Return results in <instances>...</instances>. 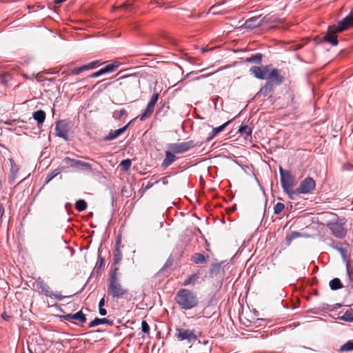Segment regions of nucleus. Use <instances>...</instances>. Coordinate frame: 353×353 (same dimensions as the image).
I'll return each mask as SVG.
<instances>
[{"instance_id":"nucleus-57","label":"nucleus","mask_w":353,"mask_h":353,"mask_svg":"<svg viewBox=\"0 0 353 353\" xmlns=\"http://www.w3.org/2000/svg\"><path fill=\"white\" fill-rule=\"evenodd\" d=\"M154 105H154V104H152V103H151L148 102V105H147V108H150V109H152V110H154Z\"/></svg>"},{"instance_id":"nucleus-10","label":"nucleus","mask_w":353,"mask_h":353,"mask_svg":"<svg viewBox=\"0 0 353 353\" xmlns=\"http://www.w3.org/2000/svg\"><path fill=\"white\" fill-rule=\"evenodd\" d=\"M345 222L341 219L336 222L328 223L327 226L332 233L339 239H343L346 235V230L344 228Z\"/></svg>"},{"instance_id":"nucleus-38","label":"nucleus","mask_w":353,"mask_h":353,"mask_svg":"<svg viewBox=\"0 0 353 353\" xmlns=\"http://www.w3.org/2000/svg\"><path fill=\"white\" fill-rule=\"evenodd\" d=\"M131 164H132L131 160L129 159H127L123 160L121 162L120 165L123 168V169L125 171H128L130 169Z\"/></svg>"},{"instance_id":"nucleus-23","label":"nucleus","mask_w":353,"mask_h":353,"mask_svg":"<svg viewBox=\"0 0 353 353\" xmlns=\"http://www.w3.org/2000/svg\"><path fill=\"white\" fill-rule=\"evenodd\" d=\"M120 240H117V245L114 251L113 261L114 264H118L122 260V253L119 249Z\"/></svg>"},{"instance_id":"nucleus-58","label":"nucleus","mask_w":353,"mask_h":353,"mask_svg":"<svg viewBox=\"0 0 353 353\" xmlns=\"http://www.w3.org/2000/svg\"><path fill=\"white\" fill-rule=\"evenodd\" d=\"M152 185H153V183L149 182L147 184V185L145 186V190H148V189L151 188L152 187Z\"/></svg>"},{"instance_id":"nucleus-49","label":"nucleus","mask_w":353,"mask_h":353,"mask_svg":"<svg viewBox=\"0 0 353 353\" xmlns=\"http://www.w3.org/2000/svg\"><path fill=\"white\" fill-rule=\"evenodd\" d=\"M302 44H294L290 47L292 50H298L302 48Z\"/></svg>"},{"instance_id":"nucleus-24","label":"nucleus","mask_w":353,"mask_h":353,"mask_svg":"<svg viewBox=\"0 0 353 353\" xmlns=\"http://www.w3.org/2000/svg\"><path fill=\"white\" fill-rule=\"evenodd\" d=\"M32 117L37 121L38 125L43 124L46 119V112L41 110H37L33 113Z\"/></svg>"},{"instance_id":"nucleus-40","label":"nucleus","mask_w":353,"mask_h":353,"mask_svg":"<svg viewBox=\"0 0 353 353\" xmlns=\"http://www.w3.org/2000/svg\"><path fill=\"white\" fill-rule=\"evenodd\" d=\"M346 272L347 277L350 281H353V272L351 270V264L349 261L346 262Z\"/></svg>"},{"instance_id":"nucleus-32","label":"nucleus","mask_w":353,"mask_h":353,"mask_svg":"<svg viewBox=\"0 0 353 353\" xmlns=\"http://www.w3.org/2000/svg\"><path fill=\"white\" fill-rule=\"evenodd\" d=\"M199 279V275L197 274H193L189 276L186 279L184 280L183 283V285L187 286L190 284H194L196 281Z\"/></svg>"},{"instance_id":"nucleus-20","label":"nucleus","mask_w":353,"mask_h":353,"mask_svg":"<svg viewBox=\"0 0 353 353\" xmlns=\"http://www.w3.org/2000/svg\"><path fill=\"white\" fill-rule=\"evenodd\" d=\"M171 150L165 152V158L162 163V167L167 168L176 161V157Z\"/></svg>"},{"instance_id":"nucleus-6","label":"nucleus","mask_w":353,"mask_h":353,"mask_svg":"<svg viewBox=\"0 0 353 353\" xmlns=\"http://www.w3.org/2000/svg\"><path fill=\"white\" fill-rule=\"evenodd\" d=\"M201 144L194 143V141L190 140L181 143H171L169 145V149L176 154H182L188 152L190 149L194 148L196 145L200 146Z\"/></svg>"},{"instance_id":"nucleus-51","label":"nucleus","mask_w":353,"mask_h":353,"mask_svg":"<svg viewBox=\"0 0 353 353\" xmlns=\"http://www.w3.org/2000/svg\"><path fill=\"white\" fill-rule=\"evenodd\" d=\"M99 312L101 316H105L107 314V311L103 308V307L99 308Z\"/></svg>"},{"instance_id":"nucleus-50","label":"nucleus","mask_w":353,"mask_h":353,"mask_svg":"<svg viewBox=\"0 0 353 353\" xmlns=\"http://www.w3.org/2000/svg\"><path fill=\"white\" fill-rule=\"evenodd\" d=\"M17 175H13V174L10 173L8 176V180L10 183H13L15 181Z\"/></svg>"},{"instance_id":"nucleus-35","label":"nucleus","mask_w":353,"mask_h":353,"mask_svg":"<svg viewBox=\"0 0 353 353\" xmlns=\"http://www.w3.org/2000/svg\"><path fill=\"white\" fill-rule=\"evenodd\" d=\"M75 208L79 212L84 211L87 208V203L83 199H79L76 202Z\"/></svg>"},{"instance_id":"nucleus-27","label":"nucleus","mask_w":353,"mask_h":353,"mask_svg":"<svg viewBox=\"0 0 353 353\" xmlns=\"http://www.w3.org/2000/svg\"><path fill=\"white\" fill-rule=\"evenodd\" d=\"M330 287L332 290H337L343 288L341 280L338 278H334L330 281Z\"/></svg>"},{"instance_id":"nucleus-4","label":"nucleus","mask_w":353,"mask_h":353,"mask_svg":"<svg viewBox=\"0 0 353 353\" xmlns=\"http://www.w3.org/2000/svg\"><path fill=\"white\" fill-rule=\"evenodd\" d=\"M279 173L282 188L290 197H292V194L294 193L292 188L294 185V177L290 171L283 170L282 167L279 168Z\"/></svg>"},{"instance_id":"nucleus-7","label":"nucleus","mask_w":353,"mask_h":353,"mask_svg":"<svg viewBox=\"0 0 353 353\" xmlns=\"http://www.w3.org/2000/svg\"><path fill=\"white\" fill-rule=\"evenodd\" d=\"M35 283L37 287L41 290V292L43 293L47 296H54L55 299L59 301L66 297L65 296H62L59 293H54L51 290L50 286L40 277L36 280Z\"/></svg>"},{"instance_id":"nucleus-3","label":"nucleus","mask_w":353,"mask_h":353,"mask_svg":"<svg viewBox=\"0 0 353 353\" xmlns=\"http://www.w3.org/2000/svg\"><path fill=\"white\" fill-rule=\"evenodd\" d=\"M119 85L123 93H130L137 89L140 85V81L136 75H125L119 79Z\"/></svg>"},{"instance_id":"nucleus-26","label":"nucleus","mask_w":353,"mask_h":353,"mask_svg":"<svg viewBox=\"0 0 353 353\" xmlns=\"http://www.w3.org/2000/svg\"><path fill=\"white\" fill-rule=\"evenodd\" d=\"M192 261L196 264H203L206 262V257L201 253H195L192 256Z\"/></svg>"},{"instance_id":"nucleus-15","label":"nucleus","mask_w":353,"mask_h":353,"mask_svg":"<svg viewBox=\"0 0 353 353\" xmlns=\"http://www.w3.org/2000/svg\"><path fill=\"white\" fill-rule=\"evenodd\" d=\"M269 68V65H262L261 67L252 66L250 68V72L256 79H265Z\"/></svg>"},{"instance_id":"nucleus-13","label":"nucleus","mask_w":353,"mask_h":353,"mask_svg":"<svg viewBox=\"0 0 353 353\" xmlns=\"http://www.w3.org/2000/svg\"><path fill=\"white\" fill-rule=\"evenodd\" d=\"M66 163H70V165L74 168H80L89 172H92V165L86 162L72 159L69 157H65L63 160Z\"/></svg>"},{"instance_id":"nucleus-43","label":"nucleus","mask_w":353,"mask_h":353,"mask_svg":"<svg viewBox=\"0 0 353 353\" xmlns=\"http://www.w3.org/2000/svg\"><path fill=\"white\" fill-rule=\"evenodd\" d=\"M230 122V121H228L224 123L223 124H222L221 125H220L219 127L214 128L212 129V130L217 135L219 133L222 132L226 128V126L229 124Z\"/></svg>"},{"instance_id":"nucleus-55","label":"nucleus","mask_w":353,"mask_h":353,"mask_svg":"<svg viewBox=\"0 0 353 353\" xmlns=\"http://www.w3.org/2000/svg\"><path fill=\"white\" fill-rule=\"evenodd\" d=\"M339 250L341 252L343 258L345 259V250L342 248H339Z\"/></svg>"},{"instance_id":"nucleus-29","label":"nucleus","mask_w":353,"mask_h":353,"mask_svg":"<svg viewBox=\"0 0 353 353\" xmlns=\"http://www.w3.org/2000/svg\"><path fill=\"white\" fill-rule=\"evenodd\" d=\"M283 19H279L277 18L276 17H274V16H265L263 18V22L265 23H283Z\"/></svg>"},{"instance_id":"nucleus-1","label":"nucleus","mask_w":353,"mask_h":353,"mask_svg":"<svg viewBox=\"0 0 353 353\" xmlns=\"http://www.w3.org/2000/svg\"><path fill=\"white\" fill-rule=\"evenodd\" d=\"M352 27H353V8L346 17L338 23L337 26L333 25L328 28L327 32L324 36V40L332 46H336L338 40L336 34Z\"/></svg>"},{"instance_id":"nucleus-12","label":"nucleus","mask_w":353,"mask_h":353,"mask_svg":"<svg viewBox=\"0 0 353 353\" xmlns=\"http://www.w3.org/2000/svg\"><path fill=\"white\" fill-rule=\"evenodd\" d=\"M61 319L65 321L76 323L74 321H77L81 323L86 322V316L81 310L75 314H68L60 316Z\"/></svg>"},{"instance_id":"nucleus-31","label":"nucleus","mask_w":353,"mask_h":353,"mask_svg":"<svg viewBox=\"0 0 353 353\" xmlns=\"http://www.w3.org/2000/svg\"><path fill=\"white\" fill-rule=\"evenodd\" d=\"M118 272H119V268H117V267L114 268L111 270V272L110 273V276L108 279V282L116 281L119 280Z\"/></svg>"},{"instance_id":"nucleus-48","label":"nucleus","mask_w":353,"mask_h":353,"mask_svg":"<svg viewBox=\"0 0 353 353\" xmlns=\"http://www.w3.org/2000/svg\"><path fill=\"white\" fill-rule=\"evenodd\" d=\"M216 136V134L214 133V132L213 130L211 131V132L210 133L209 136L207 137L205 141L206 142H210L211 140H212Z\"/></svg>"},{"instance_id":"nucleus-47","label":"nucleus","mask_w":353,"mask_h":353,"mask_svg":"<svg viewBox=\"0 0 353 353\" xmlns=\"http://www.w3.org/2000/svg\"><path fill=\"white\" fill-rule=\"evenodd\" d=\"M159 94L158 92L154 93L150 100V103L155 105L159 99Z\"/></svg>"},{"instance_id":"nucleus-56","label":"nucleus","mask_w":353,"mask_h":353,"mask_svg":"<svg viewBox=\"0 0 353 353\" xmlns=\"http://www.w3.org/2000/svg\"><path fill=\"white\" fill-rule=\"evenodd\" d=\"M1 316H2V318H3V319H5V320H6V321H8V320H9V319H10V316H8V315L6 314V312L3 313V314H1Z\"/></svg>"},{"instance_id":"nucleus-2","label":"nucleus","mask_w":353,"mask_h":353,"mask_svg":"<svg viewBox=\"0 0 353 353\" xmlns=\"http://www.w3.org/2000/svg\"><path fill=\"white\" fill-rule=\"evenodd\" d=\"M175 301L182 310H188L196 307L199 299L192 291L182 288L180 289L175 296Z\"/></svg>"},{"instance_id":"nucleus-18","label":"nucleus","mask_w":353,"mask_h":353,"mask_svg":"<svg viewBox=\"0 0 353 353\" xmlns=\"http://www.w3.org/2000/svg\"><path fill=\"white\" fill-rule=\"evenodd\" d=\"M129 123L116 130H110L108 134L103 138V140L105 141H112L117 138L119 135H121L123 132L125 131L128 128Z\"/></svg>"},{"instance_id":"nucleus-19","label":"nucleus","mask_w":353,"mask_h":353,"mask_svg":"<svg viewBox=\"0 0 353 353\" xmlns=\"http://www.w3.org/2000/svg\"><path fill=\"white\" fill-rule=\"evenodd\" d=\"M223 272V262L213 264L210 270V276L211 277L216 276Z\"/></svg>"},{"instance_id":"nucleus-5","label":"nucleus","mask_w":353,"mask_h":353,"mask_svg":"<svg viewBox=\"0 0 353 353\" xmlns=\"http://www.w3.org/2000/svg\"><path fill=\"white\" fill-rule=\"evenodd\" d=\"M108 292L114 299L125 298L129 294L128 290L122 286L119 280L108 282Z\"/></svg>"},{"instance_id":"nucleus-41","label":"nucleus","mask_w":353,"mask_h":353,"mask_svg":"<svg viewBox=\"0 0 353 353\" xmlns=\"http://www.w3.org/2000/svg\"><path fill=\"white\" fill-rule=\"evenodd\" d=\"M85 70H86V67L83 65H82L81 67L75 68L73 70H72L70 72V74H71V75H77V74H80L81 72H83Z\"/></svg>"},{"instance_id":"nucleus-22","label":"nucleus","mask_w":353,"mask_h":353,"mask_svg":"<svg viewBox=\"0 0 353 353\" xmlns=\"http://www.w3.org/2000/svg\"><path fill=\"white\" fill-rule=\"evenodd\" d=\"M102 324L113 325L114 323L112 321H110L106 318H103V319L95 318L93 321L90 322L89 327H94L95 326H97L99 325H102Z\"/></svg>"},{"instance_id":"nucleus-52","label":"nucleus","mask_w":353,"mask_h":353,"mask_svg":"<svg viewBox=\"0 0 353 353\" xmlns=\"http://www.w3.org/2000/svg\"><path fill=\"white\" fill-rule=\"evenodd\" d=\"M105 305V298L103 297L99 303V308L102 307Z\"/></svg>"},{"instance_id":"nucleus-30","label":"nucleus","mask_w":353,"mask_h":353,"mask_svg":"<svg viewBox=\"0 0 353 353\" xmlns=\"http://www.w3.org/2000/svg\"><path fill=\"white\" fill-rule=\"evenodd\" d=\"M339 319L346 322H353V311L352 310H347Z\"/></svg>"},{"instance_id":"nucleus-33","label":"nucleus","mask_w":353,"mask_h":353,"mask_svg":"<svg viewBox=\"0 0 353 353\" xmlns=\"http://www.w3.org/2000/svg\"><path fill=\"white\" fill-rule=\"evenodd\" d=\"M353 350V341H348L345 344L341 346L339 352H349Z\"/></svg>"},{"instance_id":"nucleus-44","label":"nucleus","mask_w":353,"mask_h":353,"mask_svg":"<svg viewBox=\"0 0 353 353\" xmlns=\"http://www.w3.org/2000/svg\"><path fill=\"white\" fill-rule=\"evenodd\" d=\"M126 114V111L124 109L120 110H116L113 112V117L115 119H120L121 117Z\"/></svg>"},{"instance_id":"nucleus-59","label":"nucleus","mask_w":353,"mask_h":353,"mask_svg":"<svg viewBox=\"0 0 353 353\" xmlns=\"http://www.w3.org/2000/svg\"><path fill=\"white\" fill-rule=\"evenodd\" d=\"M145 110L149 112L150 113V114H152V113L153 112V110L150 109V108H148L146 107Z\"/></svg>"},{"instance_id":"nucleus-21","label":"nucleus","mask_w":353,"mask_h":353,"mask_svg":"<svg viewBox=\"0 0 353 353\" xmlns=\"http://www.w3.org/2000/svg\"><path fill=\"white\" fill-rule=\"evenodd\" d=\"M274 86L272 82L266 81L265 85L261 88L258 94L265 97L274 90Z\"/></svg>"},{"instance_id":"nucleus-42","label":"nucleus","mask_w":353,"mask_h":353,"mask_svg":"<svg viewBox=\"0 0 353 353\" xmlns=\"http://www.w3.org/2000/svg\"><path fill=\"white\" fill-rule=\"evenodd\" d=\"M101 64V62L97 60V61H92V62H90L88 64H85L84 65L86 67V70H88L95 68L98 67L99 65H100Z\"/></svg>"},{"instance_id":"nucleus-45","label":"nucleus","mask_w":353,"mask_h":353,"mask_svg":"<svg viewBox=\"0 0 353 353\" xmlns=\"http://www.w3.org/2000/svg\"><path fill=\"white\" fill-rule=\"evenodd\" d=\"M141 330L145 334H148L150 332V326L145 321L141 322Z\"/></svg>"},{"instance_id":"nucleus-14","label":"nucleus","mask_w":353,"mask_h":353,"mask_svg":"<svg viewBox=\"0 0 353 353\" xmlns=\"http://www.w3.org/2000/svg\"><path fill=\"white\" fill-rule=\"evenodd\" d=\"M176 336L179 341H188L190 342L192 340H196V336L194 332L188 329L176 328Z\"/></svg>"},{"instance_id":"nucleus-39","label":"nucleus","mask_w":353,"mask_h":353,"mask_svg":"<svg viewBox=\"0 0 353 353\" xmlns=\"http://www.w3.org/2000/svg\"><path fill=\"white\" fill-rule=\"evenodd\" d=\"M285 208V205L282 203H277L274 207V213L275 214H279Z\"/></svg>"},{"instance_id":"nucleus-46","label":"nucleus","mask_w":353,"mask_h":353,"mask_svg":"<svg viewBox=\"0 0 353 353\" xmlns=\"http://www.w3.org/2000/svg\"><path fill=\"white\" fill-rule=\"evenodd\" d=\"M150 113L145 109L144 112L139 116V118L140 121H145L149 117H150Z\"/></svg>"},{"instance_id":"nucleus-9","label":"nucleus","mask_w":353,"mask_h":353,"mask_svg":"<svg viewBox=\"0 0 353 353\" xmlns=\"http://www.w3.org/2000/svg\"><path fill=\"white\" fill-rule=\"evenodd\" d=\"M70 130V123L65 120H59L56 122L55 134L56 136L63 139L65 141L68 140V132Z\"/></svg>"},{"instance_id":"nucleus-17","label":"nucleus","mask_w":353,"mask_h":353,"mask_svg":"<svg viewBox=\"0 0 353 353\" xmlns=\"http://www.w3.org/2000/svg\"><path fill=\"white\" fill-rule=\"evenodd\" d=\"M264 23H265L263 22V19H260V17H255L247 19L245 22L244 27L247 29H254Z\"/></svg>"},{"instance_id":"nucleus-16","label":"nucleus","mask_w":353,"mask_h":353,"mask_svg":"<svg viewBox=\"0 0 353 353\" xmlns=\"http://www.w3.org/2000/svg\"><path fill=\"white\" fill-rule=\"evenodd\" d=\"M119 66V64L118 62H114L111 64H108L103 67V68L100 69L99 70L89 75L88 77L90 78H96L99 77L103 74H105L106 73H111L114 72Z\"/></svg>"},{"instance_id":"nucleus-54","label":"nucleus","mask_w":353,"mask_h":353,"mask_svg":"<svg viewBox=\"0 0 353 353\" xmlns=\"http://www.w3.org/2000/svg\"><path fill=\"white\" fill-rule=\"evenodd\" d=\"M104 263V259L100 258L99 261H97V265L99 264V268H101Z\"/></svg>"},{"instance_id":"nucleus-34","label":"nucleus","mask_w":353,"mask_h":353,"mask_svg":"<svg viewBox=\"0 0 353 353\" xmlns=\"http://www.w3.org/2000/svg\"><path fill=\"white\" fill-rule=\"evenodd\" d=\"M238 132L241 134L245 135H251L252 134V129L248 125H241Z\"/></svg>"},{"instance_id":"nucleus-11","label":"nucleus","mask_w":353,"mask_h":353,"mask_svg":"<svg viewBox=\"0 0 353 353\" xmlns=\"http://www.w3.org/2000/svg\"><path fill=\"white\" fill-rule=\"evenodd\" d=\"M268 74V75H266L265 79L268 82H272L275 86L281 85L285 80V77L281 74L279 70L276 68L270 69V68Z\"/></svg>"},{"instance_id":"nucleus-53","label":"nucleus","mask_w":353,"mask_h":353,"mask_svg":"<svg viewBox=\"0 0 353 353\" xmlns=\"http://www.w3.org/2000/svg\"><path fill=\"white\" fill-rule=\"evenodd\" d=\"M3 214H4V208L2 205H0V221L2 219Z\"/></svg>"},{"instance_id":"nucleus-36","label":"nucleus","mask_w":353,"mask_h":353,"mask_svg":"<svg viewBox=\"0 0 353 353\" xmlns=\"http://www.w3.org/2000/svg\"><path fill=\"white\" fill-rule=\"evenodd\" d=\"M300 236H301V234H300V233H299L298 232H291V233H290L289 235H288V236H287V237H286V243H287V244H288V245H290V244L291 243V242H292L294 239H296V238L299 237Z\"/></svg>"},{"instance_id":"nucleus-37","label":"nucleus","mask_w":353,"mask_h":353,"mask_svg":"<svg viewBox=\"0 0 353 353\" xmlns=\"http://www.w3.org/2000/svg\"><path fill=\"white\" fill-rule=\"evenodd\" d=\"M10 173L13 174V175H17L19 172V167L15 163L14 161L12 159H10Z\"/></svg>"},{"instance_id":"nucleus-60","label":"nucleus","mask_w":353,"mask_h":353,"mask_svg":"<svg viewBox=\"0 0 353 353\" xmlns=\"http://www.w3.org/2000/svg\"><path fill=\"white\" fill-rule=\"evenodd\" d=\"M161 108H163V105L161 106V108L159 109V111L161 110Z\"/></svg>"},{"instance_id":"nucleus-25","label":"nucleus","mask_w":353,"mask_h":353,"mask_svg":"<svg viewBox=\"0 0 353 353\" xmlns=\"http://www.w3.org/2000/svg\"><path fill=\"white\" fill-rule=\"evenodd\" d=\"M263 59V54L261 53H256L252 54L250 57L245 59L246 63H255L261 64Z\"/></svg>"},{"instance_id":"nucleus-28","label":"nucleus","mask_w":353,"mask_h":353,"mask_svg":"<svg viewBox=\"0 0 353 353\" xmlns=\"http://www.w3.org/2000/svg\"><path fill=\"white\" fill-rule=\"evenodd\" d=\"M63 170V168H59L53 171H52L50 173H49L46 179V184L48 183L50 181H51L54 177H56L58 174H59Z\"/></svg>"},{"instance_id":"nucleus-8","label":"nucleus","mask_w":353,"mask_h":353,"mask_svg":"<svg viewBox=\"0 0 353 353\" xmlns=\"http://www.w3.org/2000/svg\"><path fill=\"white\" fill-rule=\"evenodd\" d=\"M315 188V181L312 177L307 176L300 183L295 192L297 194H309L312 192Z\"/></svg>"}]
</instances>
